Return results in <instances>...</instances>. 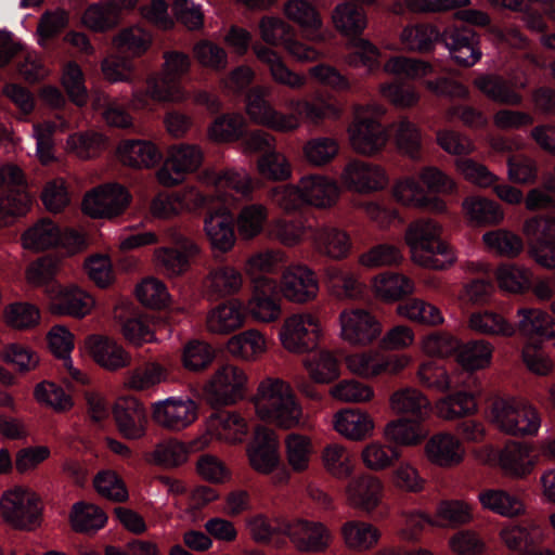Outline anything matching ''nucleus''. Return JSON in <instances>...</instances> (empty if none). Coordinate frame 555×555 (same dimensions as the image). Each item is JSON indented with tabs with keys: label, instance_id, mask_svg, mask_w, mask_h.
Wrapping results in <instances>:
<instances>
[{
	"label": "nucleus",
	"instance_id": "obj_1",
	"mask_svg": "<svg viewBox=\"0 0 555 555\" xmlns=\"http://www.w3.org/2000/svg\"><path fill=\"white\" fill-rule=\"evenodd\" d=\"M390 405L400 417L384 427V470L393 466V485L416 492L422 489L423 480L414 467L400 461L401 449L424 439L423 422L430 412V402L418 390L404 388L391 396Z\"/></svg>",
	"mask_w": 555,
	"mask_h": 555
},
{
	"label": "nucleus",
	"instance_id": "obj_2",
	"mask_svg": "<svg viewBox=\"0 0 555 555\" xmlns=\"http://www.w3.org/2000/svg\"><path fill=\"white\" fill-rule=\"evenodd\" d=\"M516 326L492 311L474 312L469 318L472 330L486 335L512 336L519 332L526 338L521 357L527 369L537 375H547L554 364L543 344L555 338V320L545 311L521 307L517 310Z\"/></svg>",
	"mask_w": 555,
	"mask_h": 555
},
{
	"label": "nucleus",
	"instance_id": "obj_3",
	"mask_svg": "<svg viewBox=\"0 0 555 555\" xmlns=\"http://www.w3.org/2000/svg\"><path fill=\"white\" fill-rule=\"evenodd\" d=\"M404 47L411 51L426 53L435 44L442 43L452 60L460 66L470 67L481 57L479 36L462 21L443 27L431 24L406 26L401 34Z\"/></svg>",
	"mask_w": 555,
	"mask_h": 555
},
{
	"label": "nucleus",
	"instance_id": "obj_4",
	"mask_svg": "<svg viewBox=\"0 0 555 555\" xmlns=\"http://www.w3.org/2000/svg\"><path fill=\"white\" fill-rule=\"evenodd\" d=\"M258 417L288 430L305 425L302 408L291 385L280 378H266L254 399Z\"/></svg>",
	"mask_w": 555,
	"mask_h": 555
},
{
	"label": "nucleus",
	"instance_id": "obj_5",
	"mask_svg": "<svg viewBox=\"0 0 555 555\" xmlns=\"http://www.w3.org/2000/svg\"><path fill=\"white\" fill-rule=\"evenodd\" d=\"M441 227L431 219H416L405 231V242L415 263L435 270L447 269L455 261L450 245L441 237Z\"/></svg>",
	"mask_w": 555,
	"mask_h": 555
},
{
	"label": "nucleus",
	"instance_id": "obj_6",
	"mask_svg": "<svg viewBox=\"0 0 555 555\" xmlns=\"http://www.w3.org/2000/svg\"><path fill=\"white\" fill-rule=\"evenodd\" d=\"M454 182L436 167H426L420 178H405L397 182L393 188V197L404 206H413L428 210H440L443 203L439 193H450L454 190Z\"/></svg>",
	"mask_w": 555,
	"mask_h": 555
},
{
	"label": "nucleus",
	"instance_id": "obj_7",
	"mask_svg": "<svg viewBox=\"0 0 555 555\" xmlns=\"http://www.w3.org/2000/svg\"><path fill=\"white\" fill-rule=\"evenodd\" d=\"M414 292V282L399 270H384V301L400 300L397 311L411 321L437 325L443 322L436 306L418 298H409Z\"/></svg>",
	"mask_w": 555,
	"mask_h": 555
},
{
	"label": "nucleus",
	"instance_id": "obj_8",
	"mask_svg": "<svg viewBox=\"0 0 555 555\" xmlns=\"http://www.w3.org/2000/svg\"><path fill=\"white\" fill-rule=\"evenodd\" d=\"M434 72L433 66L424 61L404 56H393L384 62V74L391 73L396 81H384V98H390L393 104L401 107H411L418 101V94L413 86L400 80L417 79L429 76Z\"/></svg>",
	"mask_w": 555,
	"mask_h": 555
},
{
	"label": "nucleus",
	"instance_id": "obj_9",
	"mask_svg": "<svg viewBox=\"0 0 555 555\" xmlns=\"http://www.w3.org/2000/svg\"><path fill=\"white\" fill-rule=\"evenodd\" d=\"M492 413L495 423L507 435L534 436L541 426V416L530 403L515 398H499L493 402Z\"/></svg>",
	"mask_w": 555,
	"mask_h": 555
},
{
	"label": "nucleus",
	"instance_id": "obj_10",
	"mask_svg": "<svg viewBox=\"0 0 555 555\" xmlns=\"http://www.w3.org/2000/svg\"><path fill=\"white\" fill-rule=\"evenodd\" d=\"M473 519L472 507L460 500H443L437 506L436 518L415 512L405 517V527L402 535L405 540L416 541L420 534L435 524L442 527L456 528L470 522Z\"/></svg>",
	"mask_w": 555,
	"mask_h": 555
},
{
	"label": "nucleus",
	"instance_id": "obj_11",
	"mask_svg": "<svg viewBox=\"0 0 555 555\" xmlns=\"http://www.w3.org/2000/svg\"><path fill=\"white\" fill-rule=\"evenodd\" d=\"M0 513L2 519L16 530L33 531L42 521L40 500L35 493L22 488L3 493L0 499Z\"/></svg>",
	"mask_w": 555,
	"mask_h": 555
},
{
	"label": "nucleus",
	"instance_id": "obj_12",
	"mask_svg": "<svg viewBox=\"0 0 555 555\" xmlns=\"http://www.w3.org/2000/svg\"><path fill=\"white\" fill-rule=\"evenodd\" d=\"M382 111L378 107H359L348 127L352 150L362 156H374L382 150Z\"/></svg>",
	"mask_w": 555,
	"mask_h": 555
},
{
	"label": "nucleus",
	"instance_id": "obj_13",
	"mask_svg": "<svg viewBox=\"0 0 555 555\" xmlns=\"http://www.w3.org/2000/svg\"><path fill=\"white\" fill-rule=\"evenodd\" d=\"M247 375L243 369L224 364L211 376L204 388L206 401L215 409L228 406L243 399Z\"/></svg>",
	"mask_w": 555,
	"mask_h": 555
},
{
	"label": "nucleus",
	"instance_id": "obj_14",
	"mask_svg": "<svg viewBox=\"0 0 555 555\" xmlns=\"http://www.w3.org/2000/svg\"><path fill=\"white\" fill-rule=\"evenodd\" d=\"M270 89L256 86L246 94V112L257 125L268 127L278 132H291L300 126L298 115L284 114L276 111L267 100Z\"/></svg>",
	"mask_w": 555,
	"mask_h": 555
},
{
	"label": "nucleus",
	"instance_id": "obj_15",
	"mask_svg": "<svg viewBox=\"0 0 555 555\" xmlns=\"http://www.w3.org/2000/svg\"><path fill=\"white\" fill-rule=\"evenodd\" d=\"M321 336L320 320L312 313L293 314L284 321L280 337L289 352L305 353L313 350Z\"/></svg>",
	"mask_w": 555,
	"mask_h": 555
},
{
	"label": "nucleus",
	"instance_id": "obj_16",
	"mask_svg": "<svg viewBox=\"0 0 555 555\" xmlns=\"http://www.w3.org/2000/svg\"><path fill=\"white\" fill-rule=\"evenodd\" d=\"M203 157L197 145L181 143L171 146L168 157L156 173L158 182L168 188L180 184L185 175L199 168Z\"/></svg>",
	"mask_w": 555,
	"mask_h": 555
},
{
	"label": "nucleus",
	"instance_id": "obj_17",
	"mask_svg": "<svg viewBox=\"0 0 555 555\" xmlns=\"http://www.w3.org/2000/svg\"><path fill=\"white\" fill-rule=\"evenodd\" d=\"M524 231L535 261L544 268L555 269V218L533 216L526 220Z\"/></svg>",
	"mask_w": 555,
	"mask_h": 555
},
{
	"label": "nucleus",
	"instance_id": "obj_18",
	"mask_svg": "<svg viewBox=\"0 0 555 555\" xmlns=\"http://www.w3.org/2000/svg\"><path fill=\"white\" fill-rule=\"evenodd\" d=\"M130 195L120 184H106L86 194L82 210L92 218H113L128 206Z\"/></svg>",
	"mask_w": 555,
	"mask_h": 555
},
{
	"label": "nucleus",
	"instance_id": "obj_19",
	"mask_svg": "<svg viewBox=\"0 0 555 555\" xmlns=\"http://www.w3.org/2000/svg\"><path fill=\"white\" fill-rule=\"evenodd\" d=\"M152 418L168 431L178 433L197 418V404L190 398H168L152 405Z\"/></svg>",
	"mask_w": 555,
	"mask_h": 555
},
{
	"label": "nucleus",
	"instance_id": "obj_20",
	"mask_svg": "<svg viewBox=\"0 0 555 555\" xmlns=\"http://www.w3.org/2000/svg\"><path fill=\"white\" fill-rule=\"evenodd\" d=\"M341 337L353 346H366L382 332L379 321L363 309H346L339 314Z\"/></svg>",
	"mask_w": 555,
	"mask_h": 555
},
{
	"label": "nucleus",
	"instance_id": "obj_21",
	"mask_svg": "<svg viewBox=\"0 0 555 555\" xmlns=\"http://www.w3.org/2000/svg\"><path fill=\"white\" fill-rule=\"evenodd\" d=\"M281 292L288 301L295 304L312 301L319 293L317 275L307 266H291L282 274Z\"/></svg>",
	"mask_w": 555,
	"mask_h": 555
},
{
	"label": "nucleus",
	"instance_id": "obj_22",
	"mask_svg": "<svg viewBox=\"0 0 555 555\" xmlns=\"http://www.w3.org/2000/svg\"><path fill=\"white\" fill-rule=\"evenodd\" d=\"M250 466L259 474L272 473L280 463L279 440L271 428L258 426L247 450Z\"/></svg>",
	"mask_w": 555,
	"mask_h": 555
},
{
	"label": "nucleus",
	"instance_id": "obj_23",
	"mask_svg": "<svg viewBox=\"0 0 555 555\" xmlns=\"http://www.w3.org/2000/svg\"><path fill=\"white\" fill-rule=\"evenodd\" d=\"M206 440L195 439L184 443L177 438H168L155 444L154 449L144 454V460L152 465L164 468H176L189 459V454L204 448Z\"/></svg>",
	"mask_w": 555,
	"mask_h": 555
},
{
	"label": "nucleus",
	"instance_id": "obj_24",
	"mask_svg": "<svg viewBox=\"0 0 555 555\" xmlns=\"http://www.w3.org/2000/svg\"><path fill=\"white\" fill-rule=\"evenodd\" d=\"M542 537V529L528 521L513 522L501 532L506 546L518 552V555H555L554 552L539 546Z\"/></svg>",
	"mask_w": 555,
	"mask_h": 555
},
{
	"label": "nucleus",
	"instance_id": "obj_25",
	"mask_svg": "<svg viewBox=\"0 0 555 555\" xmlns=\"http://www.w3.org/2000/svg\"><path fill=\"white\" fill-rule=\"evenodd\" d=\"M283 533L287 534L301 552H323L332 540L330 530L322 522L301 519L285 524Z\"/></svg>",
	"mask_w": 555,
	"mask_h": 555
},
{
	"label": "nucleus",
	"instance_id": "obj_26",
	"mask_svg": "<svg viewBox=\"0 0 555 555\" xmlns=\"http://www.w3.org/2000/svg\"><path fill=\"white\" fill-rule=\"evenodd\" d=\"M114 417L119 433L127 439H141L146 434V410L134 397L119 398L114 406Z\"/></svg>",
	"mask_w": 555,
	"mask_h": 555
},
{
	"label": "nucleus",
	"instance_id": "obj_27",
	"mask_svg": "<svg viewBox=\"0 0 555 555\" xmlns=\"http://www.w3.org/2000/svg\"><path fill=\"white\" fill-rule=\"evenodd\" d=\"M85 346L91 358L108 371L130 365L131 356L115 339L100 334L86 337Z\"/></svg>",
	"mask_w": 555,
	"mask_h": 555
},
{
	"label": "nucleus",
	"instance_id": "obj_28",
	"mask_svg": "<svg viewBox=\"0 0 555 555\" xmlns=\"http://www.w3.org/2000/svg\"><path fill=\"white\" fill-rule=\"evenodd\" d=\"M340 180L348 190L370 194L380 189L382 171L378 165L352 159L345 165Z\"/></svg>",
	"mask_w": 555,
	"mask_h": 555
},
{
	"label": "nucleus",
	"instance_id": "obj_29",
	"mask_svg": "<svg viewBox=\"0 0 555 555\" xmlns=\"http://www.w3.org/2000/svg\"><path fill=\"white\" fill-rule=\"evenodd\" d=\"M345 493L349 506L372 512L379 504L382 482L377 477L362 474L347 483Z\"/></svg>",
	"mask_w": 555,
	"mask_h": 555
},
{
	"label": "nucleus",
	"instance_id": "obj_30",
	"mask_svg": "<svg viewBox=\"0 0 555 555\" xmlns=\"http://www.w3.org/2000/svg\"><path fill=\"white\" fill-rule=\"evenodd\" d=\"M243 283V274L237 268L222 264L209 270L204 280V288L209 299L218 300L237 294Z\"/></svg>",
	"mask_w": 555,
	"mask_h": 555
},
{
	"label": "nucleus",
	"instance_id": "obj_31",
	"mask_svg": "<svg viewBox=\"0 0 555 555\" xmlns=\"http://www.w3.org/2000/svg\"><path fill=\"white\" fill-rule=\"evenodd\" d=\"M204 231L214 250L224 254L233 248V217L227 209L209 211L204 219Z\"/></svg>",
	"mask_w": 555,
	"mask_h": 555
},
{
	"label": "nucleus",
	"instance_id": "obj_32",
	"mask_svg": "<svg viewBox=\"0 0 555 555\" xmlns=\"http://www.w3.org/2000/svg\"><path fill=\"white\" fill-rule=\"evenodd\" d=\"M253 50L257 59L268 67L274 82L293 90L301 89L306 85V77L291 70L272 49L256 43L253 46Z\"/></svg>",
	"mask_w": 555,
	"mask_h": 555
},
{
	"label": "nucleus",
	"instance_id": "obj_33",
	"mask_svg": "<svg viewBox=\"0 0 555 555\" xmlns=\"http://www.w3.org/2000/svg\"><path fill=\"white\" fill-rule=\"evenodd\" d=\"M334 428L351 441H362L372 436L374 422L372 417L356 409H345L334 415Z\"/></svg>",
	"mask_w": 555,
	"mask_h": 555
},
{
	"label": "nucleus",
	"instance_id": "obj_34",
	"mask_svg": "<svg viewBox=\"0 0 555 555\" xmlns=\"http://www.w3.org/2000/svg\"><path fill=\"white\" fill-rule=\"evenodd\" d=\"M300 190L305 204L318 208L331 207L336 203L339 191L333 180L320 175H311L300 179Z\"/></svg>",
	"mask_w": 555,
	"mask_h": 555
},
{
	"label": "nucleus",
	"instance_id": "obj_35",
	"mask_svg": "<svg viewBox=\"0 0 555 555\" xmlns=\"http://www.w3.org/2000/svg\"><path fill=\"white\" fill-rule=\"evenodd\" d=\"M93 298L79 288L60 291L50 301L49 309L55 315H69L81 319L90 313Z\"/></svg>",
	"mask_w": 555,
	"mask_h": 555
},
{
	"label": "nucleus",
	"instance_id": "obj_36",
	"mask_svg": "<svg viewBox=\"0 0 555 555\" xmlns=\"http://www.w3.org/2000/svg\"><path fill=\"white\" fill-rule=\"evenodd\" d=\"M117 152L124 165L138 169L151 168L162 159L158 149L149 141H124L119 144Z\"/></svg>",
	"mask_w": 555,
	"mask_h": 555
},
{
	"label": "nucleus",
	"instance_id": "obj_37",
	"mask_svg": "<svg viewBox=\"0 0 555 555\" xmlns=\"http://www.w3.org/2000/svg\"><path fill=\"white\" fill-rule=\"evenodd\" d=\"M428 459L439 466H453L464 456L461 441L451 434L434 435L426 444Z\"/></svg>",
	"mask_w": 555,
	"mask_h": 555
},
{
	"label": "nucleus",
	"instance_id": "obj_38",
	"mask_svg": "<svg viewBox=\"0 0 555 555\" xmlns=\"http://www.w3.org/2000/svg\"><path fill=\"white\" fill-rule=\"evenodd\" d=\"M499 465L509 476L524 477L528 475L534 465L530 447L522 442L507 443L499 452Z\"/></svg>",
	"mask_w": 555,
	"mask_h": 555
},
{
	"label": "nucleus",
	"instance_id": "obj_39",
	"mask_svg": "<svg viewBox=\"0 0 555 555\" xmlns=\"http://www.w3.org/2000/svg\"><path fill=\"white\" fill-rule=\"evenodd\" d=\"M121 5L116 0H105L90 4L82 15V23L89 29L104 33L119 23Z\"/></svg>",
	"mask_w": 555,
	"mask_h": 555
},
{
	"label": "nucleus",
	"instance_id": "obj_40",
	"mask_svg": "<svg viewBox=\"0 0 555 555\" xmlns=\"http://www.w3.org/2000/svg\"><path fill=\"white\" fill-rule=\"evenodd\" d=\"M315 249L334 260H341L351 249L349 235L336 228H322L315 231L313 237Z\"/></svg>",
	"mask_w": 555,
	"mask_h": 555
},
{
	"label": "nucleus",
	"instance_id": "obj_41",
	"mask_svg": "<svg viewBox=\"0 0 555 555\" xmlns=\"http://www.w3.org/2000/svg\"><path fill=\"white\" fill-rule=\"evenodd\" d=\"M244 323V314L233 301L218 305L206 317V327L212 334L227 335Z\"/></svg>",
	"mask_w": 555,
	"mask_h": 555
},
{
	"label": "nucleus",
	"instance_id": "obj_42",
	"mask_svg": "<svg viewBox=\"0 0 555 555\" xmlns=\"http://www.w3.org/2000/svg\"><path fill=\"white\" fill-rule=\"evenodd\" d=\"M285 16L298 24L309 40H318L315 31L321 28L322 20L315 8L306 0H288L284 4Z\"/></svg>",
	"mask_w": 555,
	"mask_h": 555
},
{
	"label": "nucleus",
	"instance_id": "obj_43",
	"mask_svg": "<svg viewBox=\"0 0 555 555\" xmlns=\"http://www.w3.org/2000/svg\"><path fill=\"white\" fill-rule=\"evenodd\" d=\"M21 240L26 249L46 250L59 245L60 229L52 220L43 218L26 230Z\"/></svg>",
	"mask_w": 555,
	"mask_h": 555
},
{
	"label": "nucleus",
	"instance_id": "obj_44",
	"mask_svg": "<svg viewBox=\"0 0 555 555\" xmlns=\"http://www.w3.org/2000/svg\"><path fill=\"white\" fill-rule=\"evenodd\" d=\"M285 459L294 473L308 470L313 454V444L308 436L291 433L284 439Z\"/></svg>",
	"mask_w": 555,
	"mask_h": 555
},
{
	"label": "nucleus",
	"instance_id": "obj_45",
	"mask_svg": "<svg viewBox=\"0 0 555 555\" xmlns=\"http://www.w3.org/2000/svg\"><path fill=\"white\" fill-rule=\"evenodd\" d=\"M198 201L203 203V197L198 193L184 192L171 194H158L151 203V214L159 219L172 218L182 211L190 209L189 202Z\"/></svg>",
	"mask_w": 555,
	"mask_h": 555
},
{
	"label": "nucleus",
	"instance_id": "obj_46",
	"mask_svg": "<svg viewBox=\"0 0 555 555\" xmlns=\"http://www.w3.org/2000/svg\"><path fill=\"white\" fill-rule=\"evenodd\" d=\"M482 507L506 517L520 515L525 506L514 494L502 489H485L478 494Z\"/></svg>",
	"mask_w": 555,
	"mask_h": 555
},
{
	"label": "nucleus",
	"instance_id": "obj_47",
	"mask_svg": "<svg viewBox=\"0 0 555 555\" xmlns=\"http://www.w3.org/2000/svg\"><path fill=\"white\" fill-rule=\"evenodd\" d=\"M69 520L74 531L90 533L103 528L107 516L102 508L94 504L78 502L73 505Z\"/></svg>",
	"mask_w": 555,
	"mask_h": 555
},
{
	"label": "nucleus",
	"instance_id": "obj_48",
	"mask_svg": "<svg viewBox=\"0 0 555 555\" xmlns=\"http://www.w3.org/2000/svg\"><path fill=\"white\" fill-rule=\"evenodd\" d=\"M463 209L469 220L478 225L496 224L503 219L500 205L481 196L466 197L463 202Z\"/></svg>",
	"mask_w": 555,
	"mask_h": 555
},
{
	"label": "nucleus",
	"instance_id": "obj_49",
	"mask_svg": "<svg viewBox=\"0 0 555 555\" xmlns=\"http://www.w3.org/2000/svg\"><path fill=\"white\" fill-rule=\"evenodd\" d=\"M468 270L480 276L473 279L465 286V293L473 304L486 302L494 291L493 268L488 263L469 262Z\"/></svg>",
	"mask_w": 555,
	"mask_h": 555
},
{
	"label": "nucleus",
	"instance_id": "obj_50",
	"mask_svg": "<svg viewBox=\"0 0 555 555\" xmlns=\"http://www.w3.org/2000/svg\"><path fill=\"white\" fill-rule=\"evenodd\" d=\"M494 278L500 288L508 293L522 294L532 287L531 272L516 264L505 263L493 269Z\"/></svg>",
	"mask_w": 555,
	"mask_h": 555
},
{
	"label": "nucleus",
	"instance_id": "obj_51",
	"mask_svg": "<svg viewBox=\"0 0 555 555\" xmlns=\"http://www.w3.org/2000/svg\"><path fill=\"white\" fill-rule=\"evenodd\" d=\"M31 199L24 189L0 192V228L11 225L16 218L27 214Z\"/></svg>",
	"mask_w": 555,
	"mask_h": 555
},
{
	"label": "nucleus",
	"instance_id": "obj_52",
	"mask_svg": "<svg viewBox=\"0 0 555 555\" xmlns=\"http://www.w3.org/2000/svg\"><path fill=\"white\" fill-rule=\"evenodd\" d=\"M304 366L310 377L319 384H328L339 376L338 361L327 350H321L305 358Z\"/></svg>",
	"mask_w": 555,
	"mask_h": 555
},
{
	"label": "nucleus",
	"instance_id": "obj_53",
	"mask_svg": "<svg viewBox=\"0 0 555 555\" xmlns=\"http://www.w3.org/2000/svg\"><path fill=\"white\" fill-rule=\"evenodd\" d=\"M227 349L233 357L250 361L264 352L266 340L258 331L249 330L231 337Z\"/></svg>",
	"mask_w": 555,
	"mask_h": 555
},
{
	"label": "nucleus",
	"instance_id": "obj_54",
	"mask_svg": "<svg viewBox=\"0 0 555 555\" xmlns=\"http://www.w3.org/2000/svg\"><path fill=\"white\" fill-rule=\"evenodd\" d=\"M326 276L333 295L338 299L357 300L362 297L365 286L352 272L331 268Z\"/></svg>",
	"mask_w": 555,
	"mask_h": 555
},
{
	"label": "nucleus",
	"instance_id": "obj_55",
	"mask_svg": "<svg viewBox=\"0 0 555 555\" xmlns=\"http://www.w3.org/2000/svg\"><path fill=\"white\" fill-rule=\"evenodd\" d=\"M341 533L348 548L366 551L377 543L378 529L364 521H348L341 527Z\"/></svg>",
	"mask_w": 555,
	"mask_h": 555
},
{
	"label": "nucleus",
	"instance_id": "obj_56",
	"mask_svg": "<svg viewBox=\"0 0 555 555\" xmlns=\"http://www.w3.org/2000/svg\"><path fill=\"white\" fill-rule=\"evenodd\" d=\"M326 472L337 479H346L353 472V464L348 449L339 443L326 446L322 452Z\"/></svg>",
	"mask_w": 555,
	"mask_h": 555
},
{
	"label": "nucleus",
	"instance_id": "obj_57",
	"mask_svg": "<svg viewBox=\"0 0 555 555\" xmlns=\"http://www.w3.org/2000/svg\"><path fill=\"white\" fill-rule=\"evenodd\" d=\"M492 346L485 340L462 343L456 361L467 371L483 369L490 363Z\"/></svg>",
	"mask_w": 555,
	"mask_h": 555
},
{
	"label": "nucleus",
	"instance_id": "obj_58",
	"mask_svg": "<svg viewBox=\"0 0 555 555\" xmlns=\"http://www.w3.org/2000/svg\"><path fill=\"white\" fill-rule=\"evenodd\" d=\"M114 46L121 52L133 56L144 54L152 44V36L143 28L132 26L120 30L113 39Z\"/></svg>",
	"mask_w": 555,
	"mask_h": 555
},
{
	"label": "nucleus",
	"instance_id": "obj_59",
	"mask_svg": "<svg viewBox=\"0 0 555 555\" xmlns=\"http://www.w3.org/2000/svg\"><path fill=\"white\" fill-rule=\"evenodd\" d=\"M302 151L310 165L321 167L330 164L337 156L339 144L334 138L318 137L308 140Z\"/></svg>",
	"mask_w": 555,
	"mask_h": 555
},
{
	"label": "nucleus",
	"instance_id": "obj_60",
	"mask_svg": "<svg viewBox=\"0 0 555 555\" xmlns=\"http://www.w3.org/2000/svg\"><path fill=\"white\" fill-rule=\"evenodd\" d=\"M245 119L240 114H225L217 117L208 128V137L215 142H232L243 134Z\"/></svg>",
	"mask_w": 555,
	"mask_h": 555
},
{
	"label": "nucleus",
	"instance_id": "obj_61",
	"mask_svg": "<svg viewBox=\"0 0 555 555\" xmlns=\"http://www.w3.org/2000/svg\"><path fill=\"white\" fill-rule=\"evenodd\" d=\"M167 370L159 363L149 362L129 372L125 385L134 390L149 389L165 382Z\"/></svg>",
	"mask_w": 555,
	"mask_h": 555
},
{
	"label": "nucleus",
	"instance_id": "obj_62",
	"mask_svg": "<svg viewBox=\"0 0 555 555\" xmlns=\"http://www.w3.org/2000/svg\"><path fill=\"white\" fill-rule=\"evenodd\" d=\"M332 17L336 28L345 35H357L366 26L363 10L352 3L338 4Z\"/></svg>",
	"mask_w": 555,
	"mask_h": 555
},
{
	"label": "nucleus",
	"instance_id": "obj_63",
	"mask_svg": "<svg viewBox=\"0 0 555 555\" xmlns=\"http://www.w3.org/2000/svg\"><path fill=\"white\" fill-rule=\"evenodd\" d=\"M440 414L448 420L473 415L477 411V399L472 392L456 391L440 402Z\"/></svg>",
	"mask_w": 555,
	"mask_h": 555
},
{
	"label": "nucleus",
	"instance_id": "obj_64",
	"mask_svg": "<svg viewBox=\"0 0 555 555\" xmlns=\"http://www.w3.org/2000/svg\"><path fill=\"white\" fill-rule=\"evenodd\" d=\"M267 208L260 204H251L241 209L237 216V231L242 238L250 240L257 236L267 220Z\"/></svg>",
	"mask_w": 555,
	"mask_h": 555
}]
</instances>
